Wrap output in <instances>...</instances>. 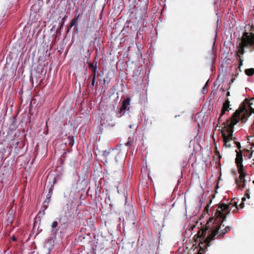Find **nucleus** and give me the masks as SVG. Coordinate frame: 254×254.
I'll list each match as a JSON object with an SVG mask.
<instances>
[{
    "mask_svg": "<svg viewBox=\"0 0 254 254\" xmlns=\"http://www.w3.org/2000/svg\"><path fill=\"white\" fill-rule=\"evenodd\" d=\"M245 72L246 74H247L248 76H252L254 74V68H251L246 69L245 71Z\"/></svg>",
    "mask_w": 254,
    "mask_h": 254,
    "instance_id": "obj_14",
    "label": "nucleus"
},
{
    "mask_svg": "<svg viewBox=\"0 0 254 254\" xmlns=\"http://www.w3.org/2000/svg\"><path fill=\"white\" fill-rule=\"evenodd\" d=\"M213 159L214 160L216 161V163H219L218 161V156H216V155H215L213 157Z\"/></svg>",
    "mask_w": 254,
    "mask_h": 254,
    "instance_id": "obj_26",
    "label": "nucleus"
},
{
    "mask_svg": "<svg viewBox=\"0 0 254 254\" xmlns=\"http://www.w3.org/2000/svg\"><path fill=\"white\" fill-rule=\"evenodd\" d=\"M68 141V144L70 146H72L74 144V138L73 136H68L67 137Z\"/></svg>",
    "mask_w": 254,
    "mask_h": 254,
    "instance_id": "obj_16",
    "label": "nucleus"
},
{
    "mask_svg": "<svg viewBox=\"0 0 254 254\" xmlns=\"http://www.w3.org/2000/svg\"><path fill=\"white\" fill-rule=\"evenodd\" d=\"M207 85V83L205 84V86L204 87V88Z\"/></svg>",
    "mask_w": 254,
    "mask_h": 254,
    "instance_id": "obj_37",
    "label": "nucleus"
},
{
    "mask_svg": "<svg viewBox=\"0 0 254 254\" xmlns=\"http://www.w3.org/2000/svg\"><path fill=\"white\" fill-rule=\"evenodd\" d=\"M98 71L97 69L92 70L91 71V78H97L98 77Z\"/></svg>",
    "mask_w": 254,
    "mask_h": 254,
    "instance_id": "obj_17",
    "label": "nucleus"
},
{
    "mask_svg": "<svg viewBox=\"0 0 254 254\" xmlns=\"http://www.w3.org/2000/svg\"><path fill=\"white\" fill-rule=\"evenodd\" d=\"M209 204H207V205L205 207V208H204V210H203V212H206V213H208V208H209Z\"/></svg>",
    "mask_w": 254,
    "mask_h": 254,
    "instance_id": "obj_24",
    "label": "nucleus"
},
{
    "mask_svg": "<svg viewBox=\"0 0 254 254\" xmlns=\"http://www.w3.org/2000/svg\"><path fill=\"white\" fill-rule=\"evenodd\" d=\"M230 101L229 99L227 98L224 103H223V107L221 110V112L220 114V117L218 119V122L220 123L221 121V118L222 116L225 114L226 111H229L231 110V108H230Z\"/></svg>",
    "mask_w": 254,
    "mask_h": 254,
    "instance_id": "obj_7",
    "label": "nucleus"
},
{
    "mask_svg": "<svg viewBox=\"0 0 254 254\" xmlns=\"http://www.w3.org/2000/svg\"><path fill=\"white\" fill-rule=\"evenodd\" d=\"M230 92H227V94H226L227 96H230Z\"/></svg>",
    "mask_w": 254,
    "mask_h": 254,
    "instance_id": "obj_31",
    "label": "nucleus"
},
{
    "mask_svg": "<svg viewBox=\"0 0 254 254\" xmlns=\"http://www.w3.org/2000/svg\"><path fill=\"white\" fill-rule=\"evenodd\" d=\"M77 21H76L74 18L72 19V20L70 22V23L71 24V26H75L76 23H77Z\"/></svg>",
    "mask_w": 254,
    "mask_h": 254,
    "instance_id": "obj_23",
    "label": "nucleus"
},
{
    "mask_svg": "<svg viewBox=\"0 0 254 254\" xmlns=\"http://www.w3.org/2000/svg\"><path fill=\"white\" fill-rule=\"evenodd\" d=\"M16 239H16V238L15 237H14V236H13V237L11 238V240H12V241H16Z\"/></svg>",
    "mask_w": 254,
    "mask_h": 254,
    "instance_id": "obj_28",
    "label": "nucleus"
},
{
    "mask_svg": "<svg viewBox=\"0 0 254 254\" xmlns=\"http://www.w3.org/2000/svg\"><path fill=\"white\" fill-rule=\"evenodd\" d=\"M53 189H54V186L53 185H51V187L49 189L48 193L46 196V200H48V202H49L50 200V198L51 197V196H52V194L53 193Z\"/></svg>",
    "mask_w": 254,
    "mask_h": 254,
    "instance_id": "obj_11",
    "label": "nucleus"
},
{
    "mask_svg": "<svg viewBox=\"0 0 254 254\" xmlns=\"http://www.w3.org/2000/svg\"><path fill=\"white\" fill-rule=\"evenodd\" d=\"M96 78H91V83L89 82L88 84V88L93 89L94 86L95 85V84L96 85L97 84V82H96Z\"/></svg>",
    "mask_w": 254,
    "mask_h": 254,
    "instance_id": "obj_12",
    "label": "nucleus"
},
{
    "mask_svg": "<svg viewBox=\"0 0 254 254\" xmlns=\"http://www.w3.org/2000/svg\"><path fill=\"white\" fill-rule=\"evenodd\" d=\"M134 142V138L133 137H129L127 139V142L126 143V145L127 147H130L133 145Z\"/></svg>",
    "mask_w": 254,
    "mask_h": 254,
    "instance_id": "obj_13",
    "label": "nucleus"
},
{
    "mask_svg": "<svg viewBox=\"0 0 254 254\" xmlns=\"http://www.w3.org/2000/svg\"><path fill=\"white\" fill-rule=\"evenodd\" d=\"M239 38H241L240 37H239L238 39H237V40L238 41H239L240 42L239 43H240L241 42V40L239 39ZM237 44H239L238 43V42H237ZM239 44L237 45V46Z\"/></svg>",
    "mask_w": 254,
    "mask_h": 254,
    "instance_id": "obj_30",
    "label": "nucleus"
},
{
    "mask_svg": "<svg viewBox=\"0 0 254 254\" xmlns=\"http://www.w3.org/2000/svg\"><path fill=\"white\" fill-rule=\"evenodd\" d=\"M57 226H58V222L56 221H53L51 225V227L53 228H56L57 227Z\"/></svg>",
    "mask_w": 254,
    "mask_h": 254,
    "instance_id": "obj_22",
    "label": "nucleus"
},
{
    "mask_svg": "<svg viewBox=\"0 0 254 254\" xmlns=\"http://www.w3.org/2000/svg\"><path fill=\"white\" fill-rule=\"evenodd\" d=\"M104 156L107 158H110V156L112 155L113 157L114 155L112 154V152L109 151H105L103 154Z\"/></svg>",
    "mask_w": 254,
    "mask_h": 254,
    "instance_id": "obj_18",
    "label": "nucleus"
},
{
    "mask_svg": "<svg viewBox=\"0 0 254 254\" xmlns=\"http://www.w3.org/2000/svg\"><path fill=\"white\" fill-rule=\"evenodd\" d=\"M238 171L240 175L239 179H237L236 180L246 181L245 177L246 175V172L245 171L244 168L238 169Z\"/></svg>",
    "mask_w": 254,
    "mask_h": 254,
    "instance_id": "obj_9",
    "label": "nucleus"
},
{
    "mask_svg": "<svg viewBox=\"0 0 254 254\" xmlns=\"http://www.w3.org/2000/svg\"><path fill=\"white\" fill-rule=\"evenodd\" d=\"M238 209L237 203L232 200L228 204L222 203L219 204L218 209L214 216L210 217L205 224V228L200 231L198 234L200 239L203 242L199 244L200 250L196 254H202L201 251L210 246V242L215 238L221 239L224 235L230 231L229 226H226L224 229L220 230L223 222L226 221L227 215L229 214L232 207Z\"/></svg>",
    "mask_w": 254,
    "mask_h": 254,
    "instance_id": "obj_1",
    "label": "nucleus"
},
{
    "mask_svg": "<svg viewBox=\"0 0 254 254\" xmlns=\"http://www.w3.org/2000/svg\"><path fill=\"white\" fill-rule=\"evenodd\" d=\"M241 208H243L244 207V203L242 202L240 205Z\"/></svg>",
    "mask_w": 254,
    "mask_h": 254,
    "instance_id": "obj_29",
    "label": "nucleus"
},
{
    "mask_svg": "<svg viewBox=\"0 0 254 254\" xmlns=\"http://www.w3.org/2000/svg\"><path fill=\"white\" fill-rule=\"evenodd\" d=\"M246 181L236 180V184L240 189H243L245 187Z\"/></svg>",
    "mask_w": 254,
    "mask_h": 254,
    "instance_id": "obj_10",
    "label": "nucleus"
},
{
    "mask_svg": "<svg viewBox=\"0 0 254 254\" xmlns=\"http://www.w3.org/2000/svg\"><path fill=\"white\" fill-rule=\"evenodd\" d=\"M244 150L248 152V154H247L248 157L249 158H250L252 156L253 151H250V150H249L248 149H245Z\"/></svg>",
    "mask_w": 254,
    "mask_h": 254,
    "instance_id": "obj_21",
    "label": "nucleus"
},
{
    "mask_svg": "<svg viewBox=\"0 0 254 254\" xmlns=\"http://www.w3.org/2000/svg\"><path fill=\"white\" fill-rule=\"evenodd\" d=\"M236 152H237V156L235 159V163L237 164V167L238 169L244 168L242 164L243 161L242 152V151L238 152L237 150H236Z\"/></svg>",
    "mask_w": 254,
    "mask_h": 254,
    "instance_id": "obj_8",
    "label": "nucleus"
},
{
    "mask_svg": "<svg viewBox=\"0 0 254 254\" xmlns=\"http://www.w3.org/2000/svg\"><path fill=\"white\" fill-rule=\"evenodd\" d=\"M73 26H71V24L70 23V24L68 25V27H67V31H66V33H68L69 31V30L70 29V28L72 27Z\"/></svg>",
    "mask_w": 254,
    "mask_h": 254,
    "instance_id": "obj_27",
    "label": "nucleus"
},
{
    "mask_svg": "<svg viewBox=\"0 0 254 254\" xmlns=\"http://www.w3.org/2000/svg\"><path fill=\"white\" fill-rule=\"evenodd\" d=\"M73 217V209L68 204L64 206L60 212L59 221H66L68 218Z\"/></svg>",
    "mask_w": 254,
    "mask_h": 254,
    "instance_id": "obj_4",
    "label": "nucleus"
},
{
    "mask_svg": "<svg viewBox=\"0 0 254 254\" xmlns=\"http://www.w3.org/2000/svg\"><path fill=\"white\" fill-rule=\"evenodd\" d=\"M140 12V13H141V10H140L139 11V10H137V12Z\"/></svg>",
    "mask_w": 254,
    "mask_h": 254,
    "instance_id": "obj_34",
    "label": "nucleus"
},
{
    "mask_svg": "<svg viewBox=\"0 0 254 254\" xmlns=\"http://www.w3.org/2000/svg\"><path fill=\"white\" fill-rule=\"evenodd\" d=\"M130 99L129 98H127L123 101L122 105L120 109V110L117 113V116L118 118H120L125 115L126 110L128 111L129 110V105H130Z\"/></svg>",
    "mask_w": 254,
    "mask_h": 254,
    "instance_id": "obj_5",
    "label": "nucleus"
},
{
    "mask_svg": "<svg viewBox=\"0 0 254 254\" xmlns=\"http://www.w3.org/2000/svg\"><path fill=\"white\" fill-rule=\"evenodd\" d=\"M242 201H244L246 200V198L245 197H243L242 199Z\"/></svg>",
    "mask_w": 254,
    "mask_h": 254,
    "instance_id": "obj_32",
    "label": "nucleus"
},
{
    "mask_svg": "<svg viewBox=\"0 0 254 254\" xmlns=\"http://www.w3.org/2000/svg\"><path fill=\"white\" fill-rule=\"evenodd\" d=\"M244 106V105L239 110H236L233 113L231 118L227 120V125L221 131L224 146L226 147H231L232 145L230 142L233 141V143L236 145L238 149L239 150V152L241 151V144L239 142L236 141V138L233 137V132L234 131V126L240 121L243 122L247 119V111Z\"/></svg>",
    "mask_w": 254,
    "mask_h": 254,
    "instance_id": "obj_2",
    "label": "nucleus"
},
{
    "mask_svg": "<svg viewBox=\"0 0 254 254\" xmlns=\"http://www.w3.org/2000/svg\"><path fill=\"white\" fill-rule=\"evenodd\" d=\"M140 19H142L143 18V15H141V16H140Z\"/></svg>",
    "mask_w": 254,
    "mask_h": 254,
    "instance_id": "obj_33",
    "label": "nucleus"
},
{
    "mask_svg": "<svg viewBox=\"0 0 254 254\" xmlns=\"http://www.w3.org/2000/svg\"><path fill=\"white\" fill-rule=\"evenodd\" d=\"M81 16V14L79 13L77 16H75L74 18V19H75L76 21H78V20H79V19Z\"/></svg>",
    "mask_w": 254,
    "mask_h": 254,
    "instance_id": "obj_25",
    "label": "nucleus"
},
{
    "mask_svg": "<svg viewBox=\"0 0 254 254\" xmlns=\"http://www.w3.org/2000/svg\"><path fill=\"white\" fill-rule=\"evenodd\" d=\"M132 127V125H129V127L131 128Z\"/></svg>",
    "mask_w": 254,
    "mask_h": 254,
    "instance_id": "obj_35",
    "label": "nucleus"
},
{
    "mask_svg": "<svg viewBox=\"0 0 254 254\" xmlns=\"http://www.w3.org/2000/svg\"><path fill=\"white\" fill-rule=\"evenodd\" d=\"M66 17H67V16H66V15H65V16H64L63 18H62V23H61V25H60V28H59V29H60H60H61L63 28V27L64 25V22H65V20H66Z\"/></svg>",
    "mask_w": 254,
    "mask_h": 254,
    "instance_id": "obj_20",
    "label": "nucleus"
},
{
    "mask_svg": "<svg viewBox=\"0 0 254 254\" xmlns=\"http://www.w3.org/2000/svg\"><path fill=\"white\" fill-rule=\"evenodd\" d=\"M244 105L245 106L244 107H245V109L247 111V119H246V120H245L243 122H245L247 120L248 118L250 115H251L253 113L254 114V109L251 107V104L249 103V101L248 100V99H246L245 100V102H243L241 105L240 107L237 110H239V109H240Z\"/></svg>",
    "mask_w": 254,
    "mask_h": 254,
    "instance_id": "obj_6",
    "label": "nucleus"
},
{
    "mask_svg": "<svg viewBox=\"0 0 254 254\" xmlns=\"http://www.w3.org/2000/svg\"><path fill=\"white\" fill-rule=\"evenodd\" d=\"M59 230V229L56 230L55 232H57Z\"/></svg>",
    "mask_w": 254,
    "mask_h": 254,
    "instance_id": "obj_36",
    "label": "nucleus"
},
{
    "mask_svg": "<svg viewBox=\"0 0 254 254\" xmlns=\"http://www.w3.org/2000/svg\"><path fill=\"white\" fill-rule=\"evenodd\" d=\"M89 68L92 71V70H96L97 69V62L94 65L93 63H90L88 64Z\"/></svg>",
    "mask_w": 254,
    "mask_h": 254,
    "instance_id": "obj_15",
    "label": "nucleus"
},
{
    "mask_svg": "<svg viewBox=\"0 0 254 254\" xmlns=\"http://www.w3.org/2000/svg\"><path fill=\"white\" fill-rule=\"evenodd\" d=\"M214 153H215V155H216V156H218V163H220V159L221 158V156L220 155L219 151L217 149V148H216Z\"/></svg>",
    "mask_w": 254,
    "mask_h": 254,
    "instance_id": "obj_19",
    "label": "nucleus"
},
{
    "mask_svg": "<svg viewBox=\"0 0 254 254\" xmlns=\"http://www.w3.org/2000/svg\"><path fill=\"white\" fill-rule=\"evenodd\" d=\"M239 39L241 40V42L237 46L235 55L237 59L239 58V67L240 68L243 65V55L245 53V48L251 50L253 48L254 49V35L252 33L250 35L248 32H245L242 37Z\"/></svg>",
    "mask_w": 254,
    "mask_h": 254,
    "instance_id": "obj_3",
    "label": "nucleus"
}]
</instances>
